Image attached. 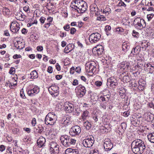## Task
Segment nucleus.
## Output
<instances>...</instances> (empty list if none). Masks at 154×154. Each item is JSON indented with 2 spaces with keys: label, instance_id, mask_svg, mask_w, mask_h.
<instances>
[{
  "label": "nucleus",
  "instance_id": "nucleus-1",
  "mask_svg": "<svg viewBox=\"0 0 154 154\" xmlns=\"http://www.w3.org/2000/svg\"><path fill=\"white\" fill-rule=\"evenodd\" d=\"M131 147L133 152L136 154H142L146 149L144 142L139 139L134 140L131 143Z\"/></svg>",
  "mask_w": 154,
  "mask_h": 154
},
{
  "label": "nucleus",
  "instance_id": "nucleus-2",
  "mask_svg": "<svg viewBox=\"0 0 154 154\" xmlns=\"http://www.w3.org/2000/svg\"><path fill=\"white\" fill-rule=\"evenodd\" d=\"M70 6L78 13H82L86 10L87 5L82 0H75L72 1Z\"/></svg>",
  "mask_w": 154,
  "mask_h": 154
},
{
  "label": "nucleus",
  "instance_id": "nucleus-3",
  "mask_svg": "<svg viewBox=\"0 0 154 154\" xmlns=\"http://www.w3.org/2000/svg\"><path fill=\"white\" fill-rule=\"evenodd\" d=\"M60 140L61 143L64 146L68 147L72 145H74L76 142V140L71 138L70 136L67 135H62L60 137Z\"/></svg>",
  "mask_w": 154,
  "mask_h": 154
},
{
  "label": "nucleus",
  "instance_id": "nucleus-4",
  "mask_svg": "<svg viewBox=\"0 0 154 154\" xmlns=\"http://www.w3.org/2000/svg\"><path fill=\"white\" fill-rule=\"evenodd\" d=\"M134 26L137 29L141 30L146 26L145 20L140 17L135 18L133 22Z\"/></svg>",
  "mask_w": 154,
  "mask_h": 154
},
{
  "label": "nucleus",
  "instance_id": "nucleus-5",
  "mask_svg": "<svg viewBox=\"0 0 154 154\" xmlns=\"http://www.w3.org/2000/svg\"><path fill=\"white\" fill-rule=\"evenodd\" d=\"M96 67L97 65L95 62H90L86 63L85 69L86 71L91 75L96 72Z\"/></svg>",
  "mask_w": 154,
  "mask_h": 154
},
{
  "label": "nucleus",
  "instance_id": "nucleus-6",
  "mask_svg": "<svg viewBox=\"0 0 154 154\" xmlns=\"http://www.w3.org/2000/svg\"><path fill=\"white\" fill-rule=\"evenodd\" d=\"M50 152L51 154H58L59 151V145L57 143L54 141H52L50 143Z\"/></svg>",
  "mask_w": 154,
  "mask_h": 154
},
{
  "label": "nucleus",
  "instance_id": "nucleus-7",
  "mask_svg": "<svg viewBox=\"0 0 154 154\" xmlns=\"http://www.w3.org/2000/svg\"><path fill=\"white\" fill-rule=\"evenodd\" d=\"M81 131V128L79 126L75 125L73 126L70 129L69 133L71 136H75L79 135Z\"/></svg>",
  "mask_w": 154,
  "mask_h": 154
},
{
  "label": "nucleus",
  "instance_id": "nucleus-8",
  "mask_svg": "<svg viewBox=\"0 0 154 154\" xmlns=\"http://www.w3.org/2000/svg\"><path fill=\"white\" fill-rule=\"evenodd\" d=\"M101 38L100 34L98 33H94L89 36V41L92 44L95 43L98 41Z\"/></svg>",
  "mask_w": 154,
  "mask_h": 154
},
{
  "label": "nucleus",
  "instance_id": "nucleus-9",
  "mask_svg": "<svg viewBox=\"0 0 154 154\" xmlns=\"http://www.w3.org/2000/svg\"><path fill=\"white\" fill-rule=\"evenodd\" d=\"M20 25L16 21H13L10 25V30L14 33H17L20 29Z\"/></svg>",
  "mask_w": 154,
  "mask_h": 154
},
{
  "label": "nucleus",
  "instance_id": "nucleus-10",
  "mask_svg": "<svg viewBox=\"0 0 154 154\" xmlns=\"http://www.w3.org/2000/svg\"><path fill=\"white\" fill-rule=\"evenodd\" d=\"M94 138H88L82 141V144L86 147H90L94 144Z\"/></svg>",
  "mask_w": 154,
  "mask_h": 154
},
{
  "label": "nucleus",
  "instance_id": "nucleus-11",
  "mask_svg": "<svg viewBox=\"0 0 154 154\" xmlns=\"http://www.w3.org/2000/svg\"><path fill=\"white\" fill-rule=\"evenodd\" d=\"M78 90L77 95L80 98L82 97L86 94V90L85 87L82 85H80L77 87Z\"/></svg>",
  "mask_w": 154,
  "mask_h": 154
},
{
  "label": "nucleus",
  "instance_id": "nucleus-12",
  "mask_svg": "<svg viewBox=\"0 0 154 154\" xmlns=\"http://www.w3.org/2000/svg\"><path fill=\"white\" fill-rule=\"evenodd\" d=\"M48 89L50 93L52 96L55 97L58 94L59 88L57 85H52Z\"/></svg>",
  "mask_w": 154,
  "mask_h": 154
},
{
  "label": "nucleus",
  "instance_id": "nucleus-13",
  "mask_svg": "<svg viewBox=\"0 0 154 154\" xmlns=\"http://www.w3.org/2000/svg\"><path fill=\"white\" fill-rule=\"evenodd\" d=\"M103 51V47L101 45H97L95 47H94L92 50L93 52L95 55L98 56L102 54Z\"/></svg>",
  "mask_w": 154,
  "mask_h": 154
},
{
  "label": "nucleus",
  "instance_id": "nucleus-14",
  "mask_svg": "<svg viewBox=\"0 0 154 154\" xmlns=\"http://www.w3.org/2000/svg\"><path fill=\"white\" fill-rule=\"evenodd\" d=\"M105 92L103 91L102 93V95H101L100 98L101 99L102 101H108L110 98V94L109 91L108 90H106Z\"/></svg>",
  "mask_w": 154,
  "mask_h": 154
},
{
  "label": "nucleus",
  "instance_id": "nucleus-15",
  "mask_svg": "<svg viewBox=\"0 0 154 154\" xmlns=\"http://www.w3.org/2000/svg\"><path fill=\"white\" fill-rule=\"evenodd\" d=\"M65 111L67 112H71L74 110L73 105L68 102H66L64 104Z\"/></svg>",
  "mask_w": 154,
  "mask_h": 154
},
{
  "label": "nucleus",
  "instance_id": "nucleus-16",
  "mask_svg": "<svg viewBox=\"0 0 154 154\" xmlns=\"http://www.w3.org/2000/svg\"><path fill=\"white\" fill-rule=\"evenodd\" d=\"M104 147L106 151L110 150L112 149L113 144L109 139H107L104 140Z\"/></svg>",
  "mask_w": 154,
  "mask_h": 154
},
{
  "label": "nucleus",
  "instance_id": "nucleus-17",
  "mask_svg": "<svg viewBox=\"0 0 154 154\" xmlns=\"http://www.w3.org/2000/svg\"><path fill=\"white\" fill-rule=\"evenodd\" d=\"M40 91L39 88L36 86L32 89L29 90L27 92L28 94L30 96H32L37 94Z\"/></svg>",
  "mask_w": 154,
  "mask_h": 154
},
{
  "label": "nucleus",
  "instance_id": "nucleus-18",
  "mask_svg": "<svg viewBox=\"0 0 154 154\" xmlns=\"http://www.w3.org/2000/svg\"><path fill=\"white\" fill-rule=\"evenodd\" d=\"M90 10L91 14L95 13L96 16H98L99 14L98 12V8L97 5L94 4L91 5L90 6Z\"/></svg>",
  "mask_w": 154,
  "mask_h": 154
},
{
  "label": "nucleus",
  "instance_id": "nucleus-19",
  "mask_svg": "<svg viewBox=\"0 0 154 154\" xmlns=\"http://www.w3.org/2000/svg\"><path fill=\"white\" fill-rule=\"evenodd\" d=\"M15 17L17 20L20 21H23L26 17L23 13L21 11L17 12L15 14Z\"/></svg>",
  "mask_w": 154,
  "mask_h": 154
},
{
  "label": "nucleus",
  "instance_id": "nucleus-20",
  "mask_svg": "<svg viewBox=\"0 0 154 154\" xmlns=\"http://www.w3.org/2000/svg\"><path fill=\"white\" fill-rule=\"evenodd\" d=\"M56 120L50 118L47 116H46L45 119V123L47 125H54L56 122Z\"/></svg>",
  "mask_w": 154,
  "mask_h": 154
},
{
  "label": "nucleus",
  "instance_id": "nucleus-21",
  "mask_svg": "<svg viewBox=\"0 0 154 154\" xmlns=\"http://www.w3.org/2000/svg\"><path fill=\"white\" fill-rule=\"evenodd\" d=\"M130 63L128 62H123L120 63L119 66L122 70H127L130 67Z\"/></svg>",
  "mask_w": 154,
  "mask_h": 154
},
{
  "label": "nucleus",
  "instance_id": "nucleus-22",
  "mask_svg": "<svg viewBox=\"0 0 154 154\" xmlns=\"http://www.w3.org/2000/svg\"><path fill=\"white\" fill-rule=\"evenodd\" d=\"M144 66L146 70L149 73H151L154 70V67L150 63H145L144 64Z\"/></svg>",
  "mask_w": 154,
  "mask_h": 154
},
{
  "label": "nucleus",
  "instance_id": "nucleus-23",
  "mask_svg": "<svg viewBox=\"0 0 154 154\" xmlns=\"http://www.w3.org/2000/svg\"><path fill=\"white\" fill-rule=\"evenodd\" d=\"M45 142V139L43 137H40L37 140V143L38 147H41L44 146Z\"/></svg>",
  "mask_w": 154,
  "mask_h": 154
},
{
  "label": "nucleus",
  "instance_id": "nucleus-24",
  "mask_svg": "<svg viewBox=\"0 0 154 154\" xmlns=\"http://www.w3.org/2000/svg\"><path fill=\"white\" fill-rule=\"evenodd\" d=\"M89 112L85 111L83 112L81 116V119H82L83 121H84L85 120L89 117Z\"/></svg>",
  "mask_w": 154,
  "mask_h": 154
},
{
  "label": "nucleus",
  "instance_id": "nucleus-25",
  "mask_svg": "<svg viewBox=\"0 0 154 154\" xmlns=\"http://www.w3.org/2000/svg\"><path fill=\"white\" fill-rule=\"evenodd\" d=\"M152 114L150 112H148L145 113L143 114V117L147 121H150L151 120V116Z\"/></svg>",
  "mask_w": 154,
  "mask_h": 154
},
{
  "label": "nucleus",
  "instance_id": "nucleus-26",
  "mask_svg": "<svg viewBox=\"0 0 154 154\" xmlns=\"http://www.w3.org/2000/svg\"><path fill=\"white\" fill-rule=\"evenodd\" d=\"M107 83L109 84L110 83V86L113 88H115V86L117 84V83L116 82V80L112 81L111 79L108 80L107 81Z\"/></svg>",
  "mask_w": 154,
  "mask_h": 154
},
{
  "label": "nucleus",
  "instance_id": "nucleus-27",
  "mask_svg": "<svg viewBox=\"0 0 154 154\" xmlns=\"http://www.w3.org/2000/svg\"><path fill=\"white\" fill-rule=\"evenodd\" d=\"M31 79H35L37 78L38 77V75L37 71L35 70L32 71L30 73Z\"/></svg>",
  "mask_w": 154,
  "mask_h": 154
},
{
  "label": "nucleus",
  "instance_id": "nucleus-28",
  "mask_svg": "<svg viewBox=\"0 0 154 154\" xmlns=\"http://www.w3.org/2000/svg\"><path fill=\"white\" fill-rule=\"evenodd\" d=\"M84 126L87 130H89L91 127V123L88 121L82 122Z\"/></svg>",
  "mask_w": 154,
  "mask_h": 154
},
{
  "label": "nucleus",
  "instance_id": "nucleus-29",
  "mask_svg": "<svg viewBox=\"0 0 154 154\" xmlns=\"http://www.w3.org/2000/svg\"><path fill=\"white\" fill-rule=\"evenodd\" d=\"M122 50L125 51H127L130 48V45L128 43L124 42L122 45Z\"/></svg>",
  "mask_w": 154,
  "mask_h": 154
},
{
  "label": "nucleus",
  "instance_id": "nucleus-30",
  "mask_svg": "<svg viewBox=\"0 0 154 154\" xmlns=\"http://www.w3.org/2000/svg\"><path fill=\"white\" fill-rule=\"evenodd\" d=\"M46 116L49 117V118H52L57 121V116L53 112L48 113Z\"/></svg>",
  "mask_w": 154,
  "mask_h": 154
},
{
  "label": "nucleus",
  "instance_id": "nucleus-31",
  "mask_svg": "<svg viewBox=\"0 0 154 154\" xmlns=\"http://www.w3.org/2000/svg\"><path fill=\"white\" fill-rule=\"evenodd\" d=\"M152 0H142V2L143 4L145 5L146 6H149L152 5Z\"/></svg>",
  "mask_w": 154,
  "mask_h": 154
},
{
  "label": "nucleus",
  "instance_id": "nucleus-32",
  "mask_svg": "<svg viewBox=\"0 0 154 154\" xmlns=\"http://www.w3.org/2000/svg\"><path fill=\"white\" fill-rule=\"evenodd\" d=\"M148 138L150 142L154 143V133L150 134L148 135Z\"/></svg>",
  "mask_w": 154,
  "mask_h": 154
},
{
  "label": "nucleus",
  "instance_id": "nucleus-33",
  "mask_svg": "<svg viewBox=\"0 0 154 154\" xmlns=\"http://www.w3.org/2000/svg\"><path fill=\"white\" fill-rule=\"evenodd\" d=\"M72 45L71 44L68 45L64 49V52L66 53H68L70 52L72 49L69 50V49H70V47H72Z\"/></svg>",
  "mask_w": 154,
  "mask_h": 154
},
{
  "label": "nucleus",
  "instance_id": "nucleus-34",
  "mask_svg": "<svg viewBox=\"0 0 154 154\" xmlns=\"http://www.w3.org/2000/svg\"><path fill=\"white\" fill-rule=\"evenodd\" d=\"M111 11L109 7H106L105 9H104L102 11L103 13L104 14H105V15H108Z\"/></svg>",
  "mask_w": 154,
  "mask_h": 154
},
{
  "label": "nucleus",
  "instance_id": "nucleus-35",
  "mask_svg": "<svg viewBox=\"0 0 154 154\" xmlns=\"http://www.w3.org/2000/svg\"><path fill=\"white\" fill-rule=\"evenodd\" d=\"M3 12L4 15H8L10 14V11L8 8L4 7L3 9Z\"/></svg>",
  "mask_w": 154,
  "mask_h": 154
},
{
  "label": "nucleus",
  "instance_id": "nucleus-36",
  "mask_svg": "<svg viewBox=\"0 0 154 154\" xmlns=\"http://www.w3.org/2000/svg\"><path fill=\"white\" fill-rule=\"evenodd\" d=\"M122 80L124 82H128L130 81V78L129 75H127L123 77Z\"/></svg>",
  "mask_w": 154,
  "mask_h": 154
},
{
  "label": "nucleus",
  "instance_id": "nucleus-37",
  "mask_svg": "<svg viewBox=\"0 0 154 154\" xmlns=\"http://www.w3.org/2000/svg\"><path fill=\"white\" fill-rule=\"evenodd\" d=\"M139 47L138 46H137L135 48H133L131 51V53L133 54L134 55H135V54H137L138 52V50L139 49Z\"/></svg>",
  "mask_w": 154,
  "mask_h": 154
},
{
  "label": "nucleus",
  "instance_id": "nucleus-38",
  "mask_svg": "<svg viewBox=\"0 0 154 154\" xmlns=\"http://www.w3.org/2000/svg\"><path fill=\"white\" fill-rule=\"evenodd\" d=\"M37 130H38V133L41 134L43 131L44 130V128L42 125H40L38 127V128Z\"/></svg>",
  "mask_w": 154,
  "mask_h": 154
},
{
  "label": "nucleus",
  "instance_id": "nucleus-39",
  "mask_svg": "<svg viewBox=\"0 0 154 154\" xmlns=\"http://www.w3.org/2000/svg\"><path fill=\"white\" fill-rule=\"evenodd\" d=\"M120 127L122 129V131H124L127 127V124L125 122L122 123L120 125Z\"/></svg>",
  "mask_w": 154,
  "mask_h": 154
},
{
  "label": "nucleus",
  "instance_id": "nucleus-40",
  "mask_svg": "<svg viewBox=\"0 0 154 154\" xmlns=\"http://www.w3.org/2000/svg\"><path fill=\"white\" fill-rule=\"evenodd\" d=\"M97 20L99 21H104L106 20V18L103 15H100V16H97Z\"/></svg>",
  "mask_w": 154,
  "mask_h": 154
},
{
  "label": "nucleus",
  "instance_id": "nucleus-41",
  "mask_svg": "<svg viewBox=\"0 0 154 154\" xmlns=\"http://www.w3.org/2000/svg\"><path fill=\"white\" fill-rule=\"evenodd\" d=\"M118 5L119 6H123L124 7H125L126 6V5L121 0L120 1Z\"/></svg>",
  "mask_w": 154,
  "mask_h": 154
},
{
  "label": "nucleus",
  "instance_id": "nucleus-42",
  "mask_svg": "<svg viewBox=\"0 0 154 154\" xmlns=\"http://www.w3.org/2000/svg\"><path fill=\"white\" fill-rule=\"evenodd\" d=\"M154 14H148L147 16V18L148 21H150L153 17Z\"/></svg>",
  "mask_w": 154,
  "mask_h": 154
},
{
  "label": "nucleus",
  "instance_id": "nucleus-43",
  "mask_svg": "<svg viewBox=\"0 0 154 154\" xmlns=\"http://www.w3.org/2000/svg\"><path fill=\"white\" fill-rule=\"evenodd\" d=\"M90 154H99L98 150L97 149H92L91 151Z\"/></svg>",
  "mask_w": 154,
  "mask_h": 154
},
{
  "label": "nucleus",
  "instance_id": "nucleus-44",
  "mask_svg": "<svg viewBox=\"0 0 154 154\" xmlns=\"http://www.w3.org/2000/svg\"><path fill=\"white\" fill-rule=\"evenodd\" d=\"M124 29L121 27H118L116 29V32H124Z\"/></svg>",
  "mask_w": 154,
  "mask_h": 154
},
{
  "label": "nucleus",
  "instance_id": "nucleus-45",
  "mask_svg": "<svg viewBox=\"0 0 154 154\" xmlns=\"http://www.w3.org/2000/svg\"><path fill=\"white\" fill-rule=\"evenodd\" d=\"M15 68L14 67H11L9 71V73L11 74H13L15 72Z\"/></svg>",
  "mask_w": 154,
  "mask_h": 154
},
{
  "label": "nucleus",
  "instance_id": "nucleus-46",
  "mask_svg": "<svg viewBox=\"0 0 154 154\" xmlns=\"http://www.w3.org/2000/svg\"><path fill=\"white\" fill-rule=\"evenodd\" d=\"M70 28V25L69 24L66 25L63 27V28L66 31H69Z\"/></svg>",
  "mask_w": 154,
  "mask_h": 154
},
{
  "label": "nucleus",
  "instance_id": "nucleus-47",
  "mask_svg": "<svg viewBox=\"0 0 154 154\" xmlns=\"http://www.w3.org/2000/svg\"><path fill=\"white\" fill-rule=\"evenodd\" d=\"M60 37L62 38L65 37L66 35V32H62L61 31L60 32Z\"/></svg>",
  "mask_w": 154,
  "mask_h": 154
},
{
  "label": "nucleus",
  "instance_id": "nucleus-48",
  "mask_svg": "<svg viewBox=\"0 0 154 154\" xmlns=\"http://www.w3.org/2000/svg\"><path fill=\"white\" fill-rule=\"evenodd\" d=\"M133 36L134 37H137L139 36V34L138 32H136L135 30H134L133 31Z\"/></svg>",
  "mask_w": 154,
  "mask_h": 154
},
{
  "label": "nucleus",
  "instance_id": "nucleus-49",
  "mask_svg": "<svg viewBox=\"0 0 154 154\" xmlns=\"http://www.w3.org/2000/svg\"><path fill=\"white\" fill-rule=\"evenodd\" d=\"M46 19V18L43 17H41L39 19V20L41 23L42 24H43L45 23V21Z\"/></svg>",
  "mask_w": 154,
  "mask_h": 154
},
{
  "label": "nucleus",
  "instance_id": "nucleus-50",
  "mask_svg": "<svg viewBox=\"0 0 154 154\" xmlns=\"http://www.w3.org/2000/svg\"><path fill=\"white\" fill-rule=\"evenodd\" d=\"M100 108L105 109L106 108V105L105 103H102L100 104Z\"/></svg>",
  "mask_w": 154,
  "mask_h": 154
},
{
  "label": "nucleus",
  "instance_id": "nucleus-51",
  "mask_svg": "<svg viewBox=\"0 0 154 154\" xmlns=\"http://www.w3.org/2000/svg\"><path fill=\"white\" fill-rule=\"evenodd\" d=\"M73 150V149H72L71 148H68L66 150L65 153L66 154H68V153H71L72 152Z\"/></svg>",
  "mask_w": 154,
  "mask_h": 154
},
{
  "label": "nucleus",
  "instance_id": "nucleus-52",
  "mask_svg": "<svg viewBox=\"0 0 154 154\" xmlns=\"http://www.w3.org/2000/svg\"><path fill=\"white\" fill-rule=\"evenodd\" d=\"M76 31V29L74 28H72L70 30V33L71 34H74Z\"/></svg>",
  "mask_w": 154,
  "mask_h": 154
},
{
  "label": "nucleus",
  "instance_id": "nucleus-53",
  "mask_svg": "<svg viewBox=\"0 0 154 154\" xmlns=\"http://www.w3.org/2000/svg\"><path fill=\"white\" fill-rule=\"evenodd\" d=\"M77 26L79 28H81L83 25V23L81 21H79L77 23Z\"/></svg>",
  "mask_w": 154,
  "mask_h": 154
},
{
  "label": "nucleus",
  "instance_id": "nucleus-54",
  "mask_svg": "<svg viewBox=\"0 0 154 154\" xmlns=\"http://www.w3.org/2000/svg\"><path fill=\"white\" fill-rule=\"evenodd\" d=\"M95 84L97 86H100L102 84V82L100 81H97L95 83Z\"/></svg>",
  "mask_w": 154,
  "mask_h": 154
},
{
  "label": "nucleus",
  "instance_id": "nucleus-55",
  "mask_svg": "<svg viewBox=\"0 0 154 154\" xmlns=\"http://www.w3.org/2000/svg\"><path fill=\"white\" fill-rule=\"evenodd\" d=\"M36 119L35 118H33L32 122H31V124L32 126H34L36 124Z\"/></svg>",
  "mask_w": 154,
  "mask_h": 154
},
{
  "label": "nucleus",
  "instance_id": "nucleus-56",
  "mask_svg": "<svg viewBox=\"0 0 154 154\" xmlns=\"http://www.w3.org/2000/svg\"><path fill=\"white\" fill-rule=\"evenodd\" d=\"M79 84V82L77 79H74L72 83V85L74 86L77 85Z\"/></svg>",
  "mask_w": 154,
  "mask_h": 154
},
{
  "label": "nucleus",
  "instance_id": "nucleus-57",
  "mask_svg": "<svg viewBox=\"0 0 154 154\" xmlns=\"http://www.w3.org/2000/svg\"><path fill=\"white\" fill-rule=\"evenodd\" d=\"M21 56L20 54H16L13 56V58L14 59H16L18 58H21Z\"/></svg>",
  "mask_w": 154,
  "mask_h": 154
},
{
  "label": "nucleus",
  "instance_id": "nucleus-58",
  "mask_svg": "<svg viewBox=\"0 0 154 154\" xmlns=\"http://www.w3.org/2000/svg\"><path fill=\"white\" fill-rule=\"evenodd\" d=\"M141 46L142 48H143L144 47H148V45L147 43H146V42H145L144 43L142 42L141 43Z\"/></svg>",
  "mask_w": 154,
  "mask_h": 154
},
{
  "label": "nucleus",
  "instance_id": "nucleus-59",
  "mask_svg": "<svg viewBox=\"0 0 154 154\" xmlns=\"http://www.w3.org/2000/svg\"><path fill=\"white\" fill-rule=\"evenodd\" d=\"M75 68L74 67L72 66L70 69V72L71 74H73L74 73Z\"/></svg>",
  "mask_w": 154,
  "mask_h": 154
},
{
  "label": "nucleus",
  "instance_id": "nucleus-60",
  "mask_svg": "<svg viewBox=\"0 0 154 154\" xmlns=\"http://www.w3.org/2000/svg\"><path fill=\"white\" fill-rule=\"evenodd\" d=\"M5 149V146L3 145H1L0 146V151L3 152Z\"/></svg>",
  "mask_w": 154,
  "mask_h": 154
},
{
  "label": "nucleus",
  "instance_id": "nucleus-61",
  "mask_svg": "<svg viewBox=\"0 0 154 154\" xmlns=\"http://www.w3.org/2000/svg\"><path fill=\"white\" fill-rule=\"evenodd\" d=\"M47 72L49 73H51L52 72V68L51 66H49L47 69Z\"/></svg>",
  "mask_w": 154,
  "mask_h": 154
},
{
  "label": "nucleus",
  "instance_id": "nucleus-62",
  "mask_svg": "<svg viewBox=\"0 0 154 154\" xmlns=\"http://www.w3.org/2000/svg\"><path fill=\"white\" fill-rule=\"evenodd\" d=\"M81 68L80 67H78L75 69V71L78 73H80L81 71Z\"/></svg>",
  "mask_w": 154,
  "mask_h": 154
},
{
  "label": "nucleus",
  "instance_id": "nucleus-63",
  "mask_svg": "<svg viewBox=\"0 0 154 154\" xmlns=\"http://www.w3.org/2000/svg\"><path fill=\"white\" fill-rule=\"evenodd\" d=\"M28 31L25 28H23L21 30V32L22 34H25Z\"/></svg>",
  "mask_w": 154,
  "mask_h": 154
},
{
  "label": "nucleus",
  "instance_id": "nucleus-64",
  "mask_svg": "<svg viewBox=\"0 0 154 154\" xmlns=\"http://www.w3.org/2000/svg\"><path fill=\"white\" fill-rule=\"evenodd\" d=\"M78 149H73L72 152H71V153H72V154H78Z\"/></svg>",
  "mask_w": 154,
  "mask_h": 154
}]
</instances>
